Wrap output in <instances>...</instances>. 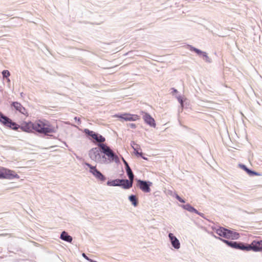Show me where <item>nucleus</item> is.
Masks as SVG:
<instances>
[{"label": "nucleus", "instance_id": "nucleus-16", "mask_svg": "<svg viewBox=\"0 0 262 262\" xmlns=\"http://www.w3.org/2000/svg\"><path fill=\"white\" fill-rule=\"evenodd\" d=\"M133 182L131 180H121L120 186H122L124 189H129L132 187Z\"/></svg>", "mask_w": 262, "mask_h": 262}, {"label": "nucleus", "instance_id": "nucleus-11", "mask_svg": "<svg viewBox=\"0 0 262 262\" xmlns=\"http://www.w3.org/2000/svg\"><path fill=\"white\" fill-rule=\"evenodd\" d=\"M143 115V119L145 122L152 127H155L156 125L155 119L148 113L142 112Z\"/></svg>", "mask_w": 262, "mask_h": 262}, {"label": "nucleus", "instance_id": "nucleus-33", "mask_svg": "<svg viewBox=\"0 0 262 262\" xmlns=\"http://www.w3.org/2000/svg\"><path fill=\"white\" fill-rule=\"evenodd\" d=\"M173 92H174V93H177V92H178V91H177V90H176V89H173Z\"/></svg>", "mask_w": 262, "mask_h": 262}, {"label": "nucleus", "instance_id": "nucleus-13", "mask_svg": "<svg viewBox=\"0 0 262 262\" xmlns=\"http://www.w3.org/2000/svg\"><path fill=\"white\" fill-rule=\"evenodd\" d=\"M138 185L139 188L144 192H149L150 191L149 186L145 181L139 180L138 181Z\"/></svg>", "mask_w": 262, "mask_h": 262}, {"label": "nucleus", "instance_id": "nucleus-20", "mask_svg": "<svg viewBox=\"0 0 262 262\" xmlns=\"http://www.w3.org/2000/svg\"><path fill=\"white\" fill-rule=\"evenodd\" d=\"M120 180L119 179H116L112 181H108L107 184L110 186H120Z\"/></svg>", "mask_w": 262, "mask_h": 262}, {"label": "nucleus", "instance_id": "nucleus-8", "mask_svg": "<svg viewBox=\"0 0 262 262\" xmlns=\"http://www.w3.org/2000/svg\"><path fill=\"white\" fill-rule=\"evenodd\" d=\"M84 133L86 135L92 137L94 139H95L97 142L99 143H103L105 141L104 137H102L100 135L95 133L93 131L90 130L88 129H85Z\"/></svg>", "mask_w": 262, "mask_h": 262}, {"label": "nucleus", "instance_id": "nucleus-28", "mask_svg": "<svg viewBox=\"0 0 262 262\" xmlns=\"http://www.w3.org/2000/svg\"><path fill=\"white\" fill-rule=\"evenodd\" d=\"M129 125L132 128H135L136 127V125L134 123H130L129 124Z\"/></svg>", "mask_w": 262, "mask_h": 262}, {"label": "nucleus", "instance_id": "nucleus-24", "mask_svg": "<svg viewBox=\"0 0 262 262\" xmlns=\"http://www.w3.org/2000/svg\"><path fill=\"white\" fill-rule=\"evenodd\" d=\"M129 201L132 203L134 206H137L138 204L137 200L135 195H131L129 198Z\"/></svg>", "mask_w": 262, "mask_h": 262}, {"label": "nucleus", "instance_id": "nucleus-2", "mask_svg": "<svg viewBox=\"0 0 262 262\" xmlns=\"http://www.w3.org/2000/svg\"><path fill=\"white\" fill-rule=\"evenodd\" d=\"M34 130L45 135H48L55 132L53 127L45 119H38L34 122Z\"/></svg>", "mask_w": 262, "mask_h": 262}, {"label": "nucleus", "instance_id": "nucleus-6", "mask_svg": "<svg viewBox=\"0 0 262 262\" xmlns=\"http://www.w3.org/2000/svg\"><path fill=\"white\" fill-rule=\"evenodd\" d=\"M253 251L254 252L262 251L260 241H253L251 244L246 245V251Z\"/></svg>", "mask_w": 262, "mask_h": 262}, {"label": "nucleus", "instance_id": "nucleus-10", "mask_svg": "<svg viewBox=\"0 0 262 262\" xmlns=\"http://www.w3.org/2000/svg\"><path fill=\"white\" fill-rule=\"evenodd\" d=\"M89 156L92 160L98 161L101 158L100 150L97 147L92 148L89 151Z\"/></svg>", "mask_w": 262, "mask_h": 262}, {"label": "nucleus", "instance_id": "nucleus-14", "mask_svg": "<svg viewBox=\"0 0 262 262\" xmlns=\"http://www.w3.org/2000/svg\"><path fill=\"white\" fill-rule=\"evenodd\" d=\"M215 232L219 236L225 238H228V234L230 233V230L223 227H220L216 230Z\"/></svg>", "mask_w": 262, "mask_h": 262}, {"label": "nucleus", "instance_id": "nucleus-1", "mask_svg": "<svg viewBox=\"0 0 262 262\" xmlns=\"http://www.w3.org/2000/svg\"><path fill=\"white\" fill-rule=\"evenodd\" d=\"M0 122L5 126L10 127L14 130H17L18 127L26 132H32L34 130V122H23L20 126L16 123L13 122L12 120L4 116L2 113H0Z\"/></svg>", "mask_w": 262, "mask_h": 262}, {"label": "nucleus", "instance_id": "nucleus-18", "mask_svg": "<svg viewBox=\"0 0 262 262\" xmlns=\"http://www.w3.org/2000/svg\"><path fill=\"white\" fill-rule=\"evenodd\" d=\"M238 233L230 230V233H229L228 234V239H238Z\"/></svg>", "mask_w": 262, "mask_h": 262}, {"label": "nucleus", "instance_id": "nucleus-5", "mask_svg": "<svg viewBox=\"0 0 262 262\" xmlns=\"http://www.w3.org/2000/svg\"><path fill=\"white\" fill-rule=\"evenodd\" d=\"M99 146L103 152L108 158L110 161H113L115 159L117 158V156L115 155L114 152L106 145L103 143H100Z\"/></svg>", "mask_w": 262, "mask_h": 262}, {"label": "nucleus", "instance_id": "nucleus-15", "mask_svg": "<svg viewBox=\"0 0 262 262\" xmlns=\"http://www.w3.org/2000/svg\"><path fill=\"white\" fill-rule=\"evenodd\" d=\"M168 236L170 239L172 246L176 249H179L180 248V243L177 237L171 233L169 234Z\"/></svg>", "mask_w": 262, "mask_h": 262}, {"label": "nucleus", "instance_id": "nucleus-17", "mask_svg": "<svg viewBox=\"0 0 262 262\" xmlns=\"http://www.w3.org/2000/svg\"><path fill=\"white\" fill-rule=\"evenodd\" d=\"M60 238L62 240L70 243L72 242L73 239L72 237L71 236L69 235L65 231H63L61 233Z\"/></svg>", "mask_w": 262, "mask_h": 262}, {"label": "nucleus", "instance_id": "nucleus-9", "mask_svg": "<svg viewBox=\"0 0 262 262\" xmlns=\"http://www.w3.org/2000/svg\"><path fill=\"white\" fill-rule=\"evenodd\" d=\"M86 165L90 169V172H91L97 179L101 181H104L105 178L104 176L96 168L95 166H93L90 164L87 163Z\"/></svg>", "mask_w": 262, "mask_h": 262}, {"label": "nucleus", "instance_id": "nucleus-22", "mask_svg": "<svg viewBox=\"0 0 262 262\" xmlns=\"http://www.w3.org/2000/svg\"><path fill=\"white\" fill-rule=\"evenodd\" d=\"M188 48L191 51H194L199 55H202L204 52L192 47L191 45H188Z\"/></svg>", "mask_w": 262, "mask_h": 262}, {"label": "nucleus", "instance_id": "nucleus-30", "mask_svg": "<svg viewBox=\"0 0 262 262\" xmlns=\"http://www.w3.org/2000/svg\"><path fill=\"white\" fill-rule=\"evenodd\" d=\"M123 163H124L125 166H126V169L127 168V166H129L128 163H127V162L123 159Z\"/></svg>", "mask_w": 262, "mask_h": 262}, {"label": "nucleus", "instance_id": "nucleus-25", "mask_svg": "<svg viewBox=\"0 0 262 262\" xmlns=\"http://www.w3.org/2000/svg\"><path fill=\"white\" fill-rule=\"evenodd\" d=\"M2 74L4 77H8L10 76V72L8 70H4L2 72Z\"/></svg>", "mask_w": 262, "mask_h": 262}, {"label": "nucleus", "instance_id": "nucleus-3", "mask_svg": "<svg viewBox=\"0 0 262 262\" xmlns=\"http://www.w3.org/2000/svg\"><path fill=\"white\" fill-rule=\"evenodd\" d=\"M19 176L13 170L7 169L4 167H0V179H18Z\"/></svg>", "mask_w": 262, "mask_h": 262}, {"label": "nucleus", "instance_id": "nucleus-32", "mask_svg": "<svg viewBox=\"0 0 262 262\" xmlns=\"http://www.w3.org/2000/svg\"><path fill=\"white\" fill-rule=\"evenodd\" d=\"M136 154L139 155H140L141 156H142V153L141 152V153L139 152L137 150L136 151Z\"/></svg>", "mask_w": 262, "mask_h": 262}, {"label": "nucleus", "instance_id": "nucleus-34", "mask_svg": "<svg viewBox=\"0 0 262 262\" xmlns=\"http://www.w3.org/2000/svg\"><path fill=\"white\" fill-rule=\"evenodd\" d=\"M261 248H262V240H261Z\"/></svg>", "mask_w": 262, "mask_h": 262}, {"label": "nucleus", "instance_id": "nucleus-27", "mask_svg": "<svg viewBox=\"0 0 262 262\" xmlns=\"http://www.w3.org/2000/svg\"><path fill=\"white\" fill-rule=\"evenodd\" d=\"M178 99V101H179V102L181 104V105L183 106V100H182V98L181 97H180Z\"/></svg>", "mask_w": 262, "mask_h": 262}, {"label": "nucleus", "instance_id": "nucleus-31", "mask_svg": "<svg viewBox=\"0 0 262 262\" xmlns=\"http://www.w3.org/2000/svg\"><path fill=\"white\" fill-rule=\"evenodd\" d=\"M82 256H83V257H84L87 260H90V259L88 257V256L84 253L82 254Z\"/></svg>", "mask_w": 262, "mask_h": 262}, {"label": "nucleus", "instance_id": "nucleus-21", "mask_svg": "<svg viewBox=\"0 0 262 262\" xmlns=\"http://www.w3.org/2000/svg\"><path fill=\"white\" fill-rule=\"evenodd\" d=\"M126 172L129 179V180H131L132 182H133L134 180V174L129 167V166H127V168L126 169Z\"/></svg>", "mask_w": 262, "mask_h": 262}, {"label": "nucleus", "instance_id": "nucleus-7", "mask_svg": "<svg viewBox=\"0 0 262 262\" xmlns=\"http://www.w3.org/2000/svg\"><path fill=\"white\" fill-rule=\"evenodd\" d=\"M224 243L226 244L229 246L237 249H240L243 251H246V245L242 243H237L236 242H230L226 239H222L220 238Z\"/></svg>", "mask_w": 262, "mask_h": 262}, {"label": "nucleus", "instance_id": "nucleus-12", "mask_svg": "<svg viewBox=\"0 0 262 262\" xmlns=\"http://www.w3.org/2000/svg\"><path fill=\"white\" fill-rule=\"evenodd\" d=\"M12 105L15 110L26 116H28L27 110L20 103L14 102L12 103Z\"/></svg>", "mask_w": 262, "mask_h": 262}, {"label": "nucleus", "instance_id": "nucleus-29", "mask_svg": "<svg viewBox=\"0 0 262 262\" xmlns=\"http://www.w3.org/2000/svg\"><path fill=\"white\" fill-rule=\"evenodd\" d=\"M202 55L206 58V60H207L209 58L206 52H203Z\"/></svg>", "mask_w": 262, "mask_h": 262}, {"label": "nucleus", "instance_id": "nucleus-23", "mask_svg": "<svg viewBox=\"0 0 262 262\" xmlns=\"http://www.w3.org/2000/svg\"><path fill=\"white\" fill-rule=\"evenodd\" d=\"M239 167L243 170H245L246 172H247L250 174H256V173L255 172L252 171L247 168V167L245 165L243 164H239Z\"/></svg>", "mask_w": 262, "mask_h": 262}, {"label": "nucleus", "instance_id": "nucleus-4", "mask_svg": "<svg viewBox=\"0 0 262 262\" xmlns=\"http://www.w3.org/2000/svg\"><path fill=\"white\" fill-rule=\"evenodd\" d=\"M113 117L120 118L125 121H136L140 119L139 116L136 114H131L129 113H124L120 115L116 114Z\"/></svg>", "mask_w": 262, "mask_h": 262}, {"label": "nucleus", "instance_id": "nucleus-26", "mask_svg": "<svg viewBox=\"0 0 262 262\" xmlns=\"http://www.w3.org/2000/svg\"><path fill=\"white\" fill-rule=\"evenodd\" d=\"M176 198H177V199L178 201H180V202H181V203H185V201H184L183 199H182L181 197H180V196H179V195H178L176 196Z\"/></svg>", "mask_w": 262, "mask_h": 262}, {"label": "nucleus", "instance_id": "nucleus-19", "mask_svg": "<svg viewBox=\"0 0 262 262\" xmlns=\"http://www.w3.org/2000/svg\"><path fill=\"white\" fill-rule=\"evenodd\" d=\"M183 208H184L185 209L188 210L189 212H195L196 214H199L198 211L194 208L192 207L189 204H186L185 205H184L183 206Z\"/></svg>", "mask_w": 262, "mask_h": 262}]
</instances>
